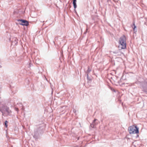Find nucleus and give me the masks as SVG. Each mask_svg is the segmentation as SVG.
I'll return each instance as SVG.
<instances>
[{"label": "nucleus", "instance_id": "nucleus-1", "mask_svg": "<svg viewBox=\"0 0 147 147\" xmlns=\"http://www.w3.org/2000/svg\"><path fill=\"white\" fill-rule=\"evenodd\" d=\"M128 130L130 134H138L139 133V128L134 125H132L128 127Z\"/></svg>", "mask_w": 147, "mask_h": 147}, {"label": "nucleus", "instance_id": "nucleus-2", "mask_svg": "<svg viewBox=\"0 0 147 147\" xmlns=\"http://www.w3.org/2000/svg\"><path fill=\"white\" fill-rule=\"evenodd\" d=\"M126 37L123 35L119 39V43L122 46H126Z\"/></svg>", "mask_w": 147, "mask_h": 147}, {"label": "nucleus", "instance_id": "nucleus-3", "mask_svg": "<svg viewBox=\"0 0 147 147\" xmlns=\"http://www.w3.org/2000/svg\"><path fill=\"white\" fill-rule=\"evenodd\" d=\"M18 21L20 22V23L21 25L26 26H27L28 25V22L26 20H19Z\"/></svg>", "mask_w": 147, "mask_h": 147}, {"label": "nucleus", "instance_id": "nucleus-4", "mask_svg": "<svg viewBox=\"0 0 147 147\" xmlns=\"http://www.w3.org/2000/svg\"><path fill=\"white\" fill-rule=\"evenodd\" d=\"M17 39L16 37H14L13 38L12 42V45L15 46L17 45L16 44L17 43Z\"/></svg>", "mask_w": 147, "mask_h": 147}, {"label": "nucleus", "instance_id": "nucleus-5", "mask_svg": "<svg viewBox=\"0 0 147 147\" xmlns=\"http://www.w3.org/2000/svg\"><path fill=\"white\" fill-rule=\"evenodd\" d=\"M73 4L74 6V7L75 8V11H76L75 9L77 7V5L76 4V2H73ZM75 12H76V11H75Z\"/></svg>", "mask_w": 147, "mask_h": 147}, {"label": "nucleus", "instance_id": "nucleus-6", "mask_svg": "<svg viewBox=\"0 0 147 147\" xmlns=\"http://www.w3.org/2000/svg\"><path fill=\"white\" fill-rule=\"evenodd\" d=\"M91 71V70L90 69V67L89 66H88V70H87V73H89Z\"/></svg>", "mask_w": 147, "mask_h": 147}, {"label": "nucleus", "instance_id": "nucleus-7", "mask_svg": "<svg viewBox=\"0 0 147 147\" xmlns=\"http://www.w3.org/2000/svg\"><path fill=\"white\" fill-rule=\"evenodd\" d=\"M6 111L8 113H9L10 112H11V111H9V108H7Z\"/></svg>", "mask_w": 147, "mask_h": 147}, {"label": "nucleus", "instance_id": "nucleus-8", "mask_svg": "<svg viewBox=\"0 0 147 147\" xmlns=\"http://www.w3.org/2000/svg\"><path fill=\"white\" fill-rule=\"evenodd\" d=\"M8 123V122L7 121H6L5 122V125L6 127H7V123Z\"/></svg>", "mask_w": 147, "mask_h": 147}, {"label": "nucleus", "instance_id": "nucleus-9", "mask_svg": "<svg viewBox=\"0 0 147 147\" xmlns=\"http://www.w3.org/2000/svg\"><path fill=\"white\" fill-rule=\"evenodd\" d=\"M126 48V47H121V48H119V49H125Z\"/></svg>", "mask_w": 147, "mask_h": 147}, {"label": "nucleus", "instance_id": "nucleus-10", "mask_svg": "<svg viewBox=\"0 0 147 147\" xmlns=\"http://www.w3.org/2000/svg\"><path fill=\"white\" fill-rule=\"evenodd\" d=\"M134 30H135V28H136V26H135V24H134Z\"/></svg>", "mask_w": 147, "mask_h": 147}, {"label": "nucleus", "instance_id": "nucleus-11", "mask_svg": "<svg viewBox=\"0 0 147 147\" xmlns=\"http://www.w3.org/2000/svg\"><path fill=\"white\" fill-rule=\"evenodd\" d=\"M76 0H73V2H76Z\"/></svg>", "mask_w": 147, "mask_h": 147}, {"label": "nucleus", "instance_id": "nucleus-12", "mask_svg": "<svg viewBox=\"0 0 147 147\" xmlns=\"http://www.w3.org/2000/svg\"><path fill=\"white\" fill-rule=\"evenodd\" d=\"M16 110L17 111H18V108H15Z\"/></svg>", "mask_w": 147, "mask_h": 147}, {"label": "nucleus", "instance_id": "nucleus-13", "mask_svg": "<svg viewBox=\"0 0 147 147\" xmlns=\"http://www.w3.org/2000/svg\"><path fill=\"white\" fill-rule=\"evenodd\" d=\"M96 121V119H95L94 120V121Z\"/></svg>", "mask_w": 147, "mask_h": 147}, {"label": "nucleus", "instance_id": "nucleus-14", "mask_svg": "<svg viewBox=\"0 0 147 147\" xmlns=\"http://www.w3.org/2000/svg\"><path fill=\"white\" fill-rule=\"evenodd\" d=\"M2 113H3L2 114L3 115V113L2 111H1Z\"/></svg>", "mask_w": 147, "mask_h": 147}, {"label": "nucleus", "instance_id": "nucleus-15", "mask_svg": "<svg viewBox=\"0 0 147 147\" xmlns=\"http://www.w3.org/2000/svg\"><path fill=\"white\" fill-rule=\"evenodd\" d=\"M10 40H11V38H9V41H10Z\"/></svg>", "mask_w": 147, "mask_h": 147}, {"label": "nucleus", "instance_id": "nucleus-16", "mask_svg": "<svg viewBox=\"0 0 147 147\" xmlns=\"http://www.w3.org/2000/svg\"><path fill=\"white\" fill-rule=\"evenodd\" d=\"M118 47L119 48L120 47H119V46Z\"/></svg>", "mask_w": 147, "mask_h": 147}]
</instances>
